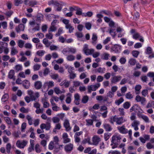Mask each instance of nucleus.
<instances>
[{
  "label": "nucleus",
  "mask_w": 154,
  "mask_h": 154,
  "mask_svg": "<svg viewBox=\"0 0 154 154\" xmlns=\"http://www.w3.org/2000/svg\"><path fill=\"white\" fill-rule=\"evenodd\" d=\"M63 4V2H60L59 3L57 1L55 0H51L48 2V5H54V8H57L56 11H60L61 10Z\"/></svg>",
  "instance_id": "1"
},
{
  "label": "nucleus",
  "mask_w": 154,
  "mask_h": 154,
  "mask_svg": "<svg viewBox=\"0 0 154 154\" xmlns=\"http://www.w3.org/2000/svg\"><path fill=\"white\" fill-rule=\"evenodd\" d=\"M121 139V138L119 136H113L112 137L111 142L114 143V144H115V145H119Z\"/></svg>",
  "instance_id": "2"
},
{
  "label": "nucleus",
  "mask_w": 154,
  "mask_h": 154,
  "mask_svg": "<svg viewBox=\"0 0 154 154\" xmlns=\"http://www.w3.org/2000/svg\"><path fill=\"white\" fill-rule=\"evenodd\" d=\"M27 143V141L25 140H23L22 142L20 140H18L16 143L17 146L20 148H23Z\"/></svg>",
  "instance_id": "3"
},
{
  "label": "nucleus",
  "mask_w": 154,
  "mask_h": 154,
  "mask_svg": "<svg viewBox=\"0 0 154 154\" xmlns=\"http://www.w3.org/2000/svg\"><path fill=\"white\" fill-rule=\"evenodd\" d=\"M100 85L99 83L97 84V85H91L88 86V92L91 93L92 91H96L98 87L100 86Z\"/></svg>",
  "instance_id": "4"
},
{
  "label": "nucleus",
  "mask_w": 154,
  "mask_h": 154,
  "mask_svg": "<svg viewBox=\"0 0 154 154\" xmlns=\"http://www.w3.org/2000/svg\"><path fill=\"white\" fill-rule=\"evenodd\" d=\"M92 143L91 144L95 146H97L99 142L101 141L100 137L97 136H94L92 138Z\"/></svg>",
  "instance_id": "5"
},
{
  "label": "nucleus",
  "mask_w": 154,
  "mask_h": 154,
  "mask_svg": "<svg viewBox=\"0 0 154 154\" xmlns=\"http://www.w3.org/2000/svg\"><path fill=\"white\" fill-rule=\"evenodd\" d=\"M130 32L132 35L133 38L135 39H137L141 37L140 34L136 32L135 29H131Z\"/></svg>",
  "instance_id": "6"
},
{
  "label": "nucleus",
  "mask_w": 154,
  "mask_h": 154,
  "mask_svg": "<svg viewBox=\"0 0 154 154\" xmlns=\"http://www.w3.org/2000/svg\"><path fill=\"white\" fill-rule=\"evenodd\" d=\"M122 77L121 76H115L111 78V82L112 84H116L122 79Z\"/></svg>",
  "instance_id": "7"
},
{
  "label": "nucleus",
  "mask_w": 154,
  "mask_h": 154,
  "mask_svg": "<svg viewBox=\"0 0 154 154\" xmlns=\"http://www.w3.org/2000/svg\"><path fill=\"white\" fill-rule=\"evenodd\" d=\"M121 48V46L117 45H115L112 47L111 50L115 53H118L120 52Z\"/></svg>",
  "instance_id": "8"
},
{
  "label": "nucleus",
  "mask_w": 154,
  "mask_h": 154,
  "mask_svg": "<svg viewBox=\"0 0 154 154\" xmlns=\"http://www.w3.org/2000/svg\"><path fill=\"white\" fill-rule=\"evenodd\" d=\"M65 151L67 152H70L73 149V145L70 143L66 145L64 147Z\"/></svg>",
  "instance_id": "9"
},
{
  "label": "nucleus",
  "mask_w": 154,
  "mask_h": 154,
  "mask_svg": "<svg viewBox=\"0 0 154 154\" xmlns=\"http://www.w3.org/2000/svg\"><path fill=\"white\" fill-rule=\"evenodd\" d=\"M80 96L79 94L76 93L74 95V103L76 105H79L80 104Z\"/></svg>",
  "instance_id": "10"
},
{
  "label": "nucleus",
  "mask_w": 154,
  "mask_h": 154,
  "mask_svg": "<svg viewBox=\"0 0 154 154\" xmlns=\"http://www.w3.org/2000/svg\"><path fill=\"white\" fill-rule=\"evenodd\" d=\"M118 129L121 133L123 134H126L128 132V130L125 128V126L124 125H123L122 127H118Z\"/></svg>",
  "instance_id": "11"
},
{
  "label": "nucleus",
  "mask_w": 154,
  "mask_h": 154,
  "mask_svg": "<svg viewBox=\"0 0 154 154\" xmlns=\"http://www.w3.org/2000/svg\"><path fill=\"white\" fill-rule=\"evenodd\" d=\"M135 99L137 102H140L141 104H143L146 101V99L145 98L141 97L139 95L137 96Z\"/></svg>",
  "instance_id": "12"
},
{
  "label": "nucleus",
  "mask_w": 154,
  "mask_h": 154,
  "mask_svg": "<svg viewBox=\"0 0 154 154\" xmlns=\"http://www.w3.org/2000/svg\"><path fill=\"white\" fill-rule=\"evenodd\" d=\"M113 119L114 121H116L117 124L118 125H120L123 122V118L122 117L119 118H116V116H114L113 118Z\"/></svg>",
  "instance_id": "13"
},
{
  "label": "nucleus",
  "mask_w": 154,
  "mask_h": 154,
  "mask_svg": "<svg viewBox=\"0 0 154 154\" xmlns=\"http://www.w3.org/2000/svg\"><path fill=\"white\" fill-rule=\"evenodd\" d=\"M63 125L67 131H69L71 130V128L70 126L68 120H65L64 122Z\"/></svg>",
  "instance_id": "14"
},
{
  "label": "nucleus",
  "mask_w": 154,
  "mask_h": 154,
  "mask_svg": "<svg viewBox=\"0 0 154 154\" xmlns=\"http://www.w3.org/2000/svg\"><path fill=\"white\" fill-rule=\"evenodd\" d=\"M146 54H152L151 55L149 56V58H151L154 57V53H152V49L150 47H148L147 48Z\"/></svg>",
  "instance_id": "15"
},
{
  "label": "nucleus",
  "mask_w": 154,
  "mask_h": 154,
  "mask_svg": "<svg viewBox=\"0 0 154 154\" xmlns=\"http://www.w3.org/2000/svg\"><path fill=\"white\" fill-rule=\"evenodd\" d=\"M14 70L12 69L10 70L9 72L8 77L10 79H13L14 80L15 78L14 75Z\"/></svg>",
  "instance_id": "16"
},
{
  "label": "nucleus",
  "mask_w": 154,
  "mask_h": 154,
  "mask_svg": "<svg viewBox=\"0 0 154 154\" xmlns=\"http://www.w3.org/2000/svg\"><path fill=\"white\" fill-rule=\"evenodd\" d=\"M24 29V26L23 24H20L16 28V30L17 32H19L20 31H23Z\"/></svg>",
  "instance_id": "17"
},
{
  "label": "nucleus",
  "mask_w": 154,
  "mask_h": 154,
  "mask_svg": "<svg viewBox=\"0 0 154 154\" xmlns=\"http://www.w3.org/2000/svg\"><path fill=\"white\" fill-rule=\"evenodd\" d=\"M99 106H100L99 104H94L92 107H90L89 108V109L90 111L93 112H95L94 109H99Z\"/></svg>",
  "instance_id": "18"
},
{
  "label": "nucleus",
  "mask_w": 154,
  "mask_h": 154,
  "mask_svg": "<svg viewBox=\"0 0 154 154\" xmlns=\"http://www.w3.org/2000/svg\"><path fill=\"white\" fill-rule=\"evenodd\" d=\"M139 124V122L136 121H134V122L132 123V126L134 128L135 131H137L138 129V126Z\"/></svg>",
  "instance_id": "19"
},
{
  "label": "nucleus",
  "mask_w": 154,
  "mask_h": 154,
  "mask_svg": "<svg viewBox=\"0 0 154 154\" xmlns=\"http://www.w3.org/2000/svg\"><path fill=\"white\" fill-rule=\"evenodd\" d=\"M34 86L36 89H40L42 87V82L40 81H37L35 83Z\"/></svg>",
  "instance_id": "20"
},
{
  "label": "nucleus",
  "mask_w": 154,
  "mask_h": 154,
  "mask_svg": "<svg viewBox=\"0 0 154 154\" xmlns=\"http://www.w3.org/2000/svg\"><path fill=\"white\" fill-rule=\"evenodd\" d=\"M92 44L95 45H96L97 43V37L96 34L94 33H93L92 35Z\"/></svg>",
  "instance_id": "21"
},
{
  "label": "nucleus",
  "mask_w": 154,
  "mask_h": 154,
  "mask_svg": "<svg viewBox=\"0 0 154 154\" xmlns=\"http://www.w3.org/2000/svg\"><path fill=\"white\" fill-rule=\"evenodd\" d=\"M23 86L25 88L28 89L30 86V83L29 81L26 80L23 81Z\"/></svg>",
  "instance_id": "22"
},
{
  "label": "nucleus",
  "mask_w": 154,
  "mask_h": 154,
  "mask_svg": "<svg viewBox=\"0 0 154 154\" xmlns=\"http://www.w3.org/2000/svg\"><path fill=\"white\" fill-rule=\"evenodd\" d=\"M35 95L36 97L38 98L39 97V94L38 92H36L35 94H33L32 95L30 96V98L31 99V100H35L36 98L35 96Z\"/></svg>",
  "instance_id": "23"
},
{
  "label": "nucleus",
  "mask_w": 154,
  "mask_h": 154,
  "mask_svg": "<svg viewBox=\"0 0 154 154\" xmlns=\"http://www.w3.org/2000/svg\"><path fill=\"white\" fill-rule=\"evenodd\" d=\"M44 16L42 14H38L36 16L37 19L36 21L40 22L41 21L43 20Z\"/></svg>",
  "instance_id": "24"
},
{
  "label": "nucleus",
  "mask_w": 154,
  "mask_h": 154,
  "mask_svg": "<svg viewBox=\"0 0 154 154\" xmlns=\"http://www.w3.org/2000/svg\"><path fill=\"white\" fill-rule=\"evenodd\" d=\"M75 8H76V14L78 15H83V13L82 12V9L81 8L77 6H75Z\"/></svg>",
  "instance_id": "25"
},
{
  "label": "nucleus",
  "mask_w": 154,
  "mask_h": 154,
  "mask_svg": "<svg viewBox=\"0 0 154 154\" xmlns=\"http://www.w3.org/2000/svg\"><path fill=\"white\" fill-rule=\"evenodd\" d=\"M94 51V50L93 49H88L86 50V51H84L85 54L87 55H89L91 54Z\"/></svg>",
  "instance_id": "26"
},
{
  "label": "nucleus",
  "mask_w": 154,
  "mask_h": 154,
  "mask_svg": "<svg viewBox=\"0 0 154 154\" xmlns=\"http://www.w3.org/2000/svg\"><path fill=\"white\" fill-rule=\"evenodd\" d=\"M100 13H103L105 14L110 16L112 17L113 16L112 13L110 11L102 10L100 12Z\"/></svg>",
  "instance_id": "27"
},
{
  "label": "nucleus",
  "mask_w": 154,
  "mask_h": 154,
  "mask_svg": "<svg viewBox=\"0 0 154 154\" xmlns=\"http://www.w3.org/2000/svg\"><path fill=\"white\" fill-rule=\"evenodd\" d=\"M47 122L46 123V126L45 129L46 130H49L51 128V124L50 122L51 121V120L50 118H48L47 119Z\"/></svg>",
  "instance_id": "28"
},
{
  "label": "nucleus",
  "mask_w": 154,
  "mask_h": 154,
  "mask_svg": "<svg viewBox=\"0 0 154 154\" xmlns=\"http://www.w3.org/2000/svg\"><path fill=\"white\" fill-rule=\"evenodd\" d=\"M45 86H48V88H51L54 86V82L53 81H49L45 83Z\"/></svg>",
  "instance_id": "29"
},
{
  "label": "nucleus",
  "mask_w": 154,
  "mask_h": 154,
  "mask_svg": "<svg viewBox=\"0 0 154 154\" xmlns=\"http://www.w3.org/2000/svg\"><path fill=\"white\" fill-rule=\"evenodd\" d=\"M104 127L106 131H110L112 129L111 126L108 124H104Z\"/></svg>",
  "instance_id": "30"
},
{
  "label": "nucleus",
  "mask_w": 154,
  "mask_h": 154,
  "mask_svg": "<svg viewBox=\"0 0 154 154\" xmlns=\"http://www.w3.org/2000/svg\"><path fill=\"white\" fill-rule=\"evenodd\" d=\"M26 118L28 121L29 125H32L33 121L32 118L29 115H27Z\"/></svg>",
  "instance_id": "31"
},
{
  "label": "nucleus",
  "mask_w": 154,
  "mask_h": 154,
  "mask_svg": "<svg viewBox=\"0 0 154 154\" xmlns=\"http://www.w3.org/2000/svg\"><path fill=\"white\" fill-rule=\"evenodd\" d=\"M66 28L67 29H69V32L70 33H71L73 32L74 28L70 25H68L66 26Z\"/></svg>",
  "instance_id": "32"
},
{
  "label": "nucleus",
  "mask_w": 154,
  "mask_h": 154,
  "mask_svg": "<svg viewBox=\"0 0 154 154\" xmlns=\"http://www.w3.org/2000/svg\"><path fill=\"white\" fill-rule=\"evenodd\" d=\"M35 149L36 152L38 153H40L42 151V150L40 148V145L38 143L36 144L35 145Z\"/></svg>",
  "instance_id": "33"
},
{
  "label": "nucleus",
  "mask_w": 154,
  "mask_h": 154,
  "mask_svg": "<svg viewBox=\"0 0 154 154\" xmlns=\"http://www.w3.org/2000/svg\"><path fill=\"white\" fill-rule=\"evenodd\" d=\"M88 97L87 95L84 96L82 100V102L83 103H85L88 102Z\"/></svg>",
  "instance_id": "34"
},
{
  "label": "nucleus",
  "mask_w": 154,
  "mask_h": 154,
  "mask_svg": "<svg viewBox=\"0 0 154 154\" xmlns=\"http://www.w3.org/2000/svg\"><path fill=\"white\" fill-rule=\"evenodd\" d=\"M9 97V96L8 94H5L4 95L2 98V100L4 102H5L8 100Z\"/></svg>",
  "instance_id": "35"
},
{
  "label": "nucleus",
  "mask_w": 154,
  "mask_h": 154,
  "mask_svg": "<svg viewBox=\"0 0 154 154\" xmlns=\"http://www.w3.org/2000/svg\"><path fill=\"white\" fill-rule=\"evenodd\" d=\"M129 63L130 65L132 66H134L136 63V60L133 58H131L129 60Z\"/></svg>",
  "instance_id": "36"
},
{
  "label": "nucleus",
  "mask_w": 154,
  "mask_h": 154,
  "mask_svg": "<svg viewBox=\"0 0 154 154\" xmlns=\"http://www.w3.org/2000/svg\"><path fill=\"white\" fill-rule=\"evenodd\" d=\"M14 69L17 72L21 70L22 69V66L20 64L17 65L15 66Z\"/></svg>",
  "instance_id": "37"
},
{
  "label": "nucleus",
  "mask_w": 154,
  "mask_h": 154,
  "mask_svg": "<svg viewBox=\"0 0 154 154\" xmlns=\"http://www.w3.org/2000/svg\"><path fill=\"white\" fill-rule=\"evenodd\" d=\"M43 43L46 45V46L48 47L50 45V43L48 42V40L46 38H44L43 40Z\"/></svg>",
  "instance_id": "38"
},
{
  "label": "nucleus",
  "mask_w": 154,
  "mask_h": 154,
  "mask_svg": "<svg viewBox=\"0 0 154 154\" xmlns=\"http://www.w3.org/2000/svg\"><path fill=\"white\" fill-rule=\"evenodd\" d=\"M124 100L123 97H121L119 99L115 101L116 104L119 105L121 103L123 102Z\"/></svg>",
  "instance_id": "39"
},
{
  "label": "nucleus",
  "mask_w": 154,
  "mask_h": 154,
  "mask_svg": "<svg viewBox=\"0 0 154 154\" xmlns=\"http://www.w3.org/2000/svg\"><path fill=\"white\" fill-rule=\"evenodd\" d=\"M75 59V57L72 55H69L67 56L66 59L69 61H71L74 60Z\"/></svg>",
  "instance_id": "40"
},
{
  "label": "nucleus",
  "mask_w": 154,
  "mask_h": 154,
  "mask_svg": "<svg viewBox=\"0 0 154 154\" xmlns=\"http://www.w3.org/2000/svg\"><path fill=\"white\" fill-rule=\"evenodd\" d=\"M88 143L89 144H91V143L90 141V139L89 138L84 139L82 142V143L83 144H85Z\"/></svg>",
  "instance_id": "41"
},
{
  "label": "nucleus",
  "mask_w": 154,
  "mask_h": 154,
  "mask_svg": "<svg viewBox=\"0 0 154 154\" xmlns=\"http://www.w3.org/2000/svg\"><path fill=\"white\" fill-rule=\"evenodd\" d=\"M41 65L37 64H35L33 66V69L34 71L38 70L39 69Z\"/></svg>",
  "instance_id": "42"
},
{
  "label": "nucleus",
  "mask_w": 154,
  "mask_h": 154,
  "mask_svg": "<svg viewBox=\"0 0 154 154\" xmlns=\"http://www.w3.org/2000/svg\"><path fill=\"white\" fill-rule=\"evenodd\" d=\"M37 2L35 1L29 0L28 5L29 6L34 7L35 5L37 4Z\"/></svg>",
  "instance_id": "43"
},
{
  "label": "nucleus",
  "mask_w": 154,
  "mask_h": 154,
  "mask_svg": "<svg viewBox=\"0 0 154 154\" xmlns=\"http://www.w3.org/2000/svg\"><path fill=\"white\" fill-rule=\"evenodd\" d=\"M18 52V51L14 47H13L11 49V54L13 56Z\"/></svg>",
  "instance_id": "44"
},
{
  "label": "nucleus",
  "mask_w": 154,
  "mask_h": 154,
  "mask_svg": "<svg viewBox=\"0 0 154 154\" xmlns=\"http://www.w3.org/2000/svg\"><path fill=\"white\" fill-rule=\"evenodd\" d=\"M131 105L130 103L129 102H126L123 105L124 108L125 109H128L129 108Z\"/></svg>",
  "instance_id": "45"
},
{
  "label": "nucleus",
  "mask_w": 154,
  "mask_h": 154,
  "mask_svg": "<svg viewBox=\"0 0 154 154\" xmlns=\"http://www.w3.org/2000/svg\"><path fill=\"white\" fill-rule=\"evenodd\" d=\"M11 144L10 143H8L6 146V152L8 153H9L10 152L11 149Z\"/></svg>",
  "instance_id": "46"
},
{
  "label": "nucleus",
  "mask_w": 154,
  "mask_h": 154,
  "mask_svg": "<svg viewBox=\"0 0 154 154\" xmlns=\"http://www.w3.org/2000/svg\"><path fill=\"white\" fill-rule=\"evenodd\" d=\"M8 46V44L5 42H2L0 43V47L3 49Z\"/></svg>",
  "instance_id": "47"
},
{
  "label": "nucleus",
  "mask_w": 154,
  "mask_h": 154,
  "mask_svg": "<svg viewBox=\"0 0 154 154\" xmlns=\"http://www.w3.org/2000/svg\"><path fill=\"white\" fill-rule=\"evenodd\" d=\"M139 52L137 51H133L132 52V53L133 56L136 57L137 58L139 54Z\"/></svg>",
  "instance_id": "48"
},
{
  "label": "nucleus",
  "mask_w": 154,
  "mask_h": 154,
  "mask_svg": "<svg viewBox=\"0 0 154 154\" xmlns=\"http://www.w3.org/2000/svg\"><path fill=\"white\" fill-rule=\"evenodd\" d=\"M24 44V42L22 40H19L18 41V45L20 48H23Z\"/></svg>",
  "instance_id": "49"
},
{
  "label": "nucleus",
  "mask_w": 154,
  "mask_h": 154,
  "mask_svg": "<svg viewBox=\"0 0 154 154\" xmlns=\"http://www.w3.org/2000/svg\"><path fill=\"white\" fill-rule=\"evenodd\" d=\"M133 8L135 11L138 10L140 9V7L139 6V3L138 2L134 4L133 6Z\"/></svg>",
  "instance_id": "50"
},
{
  "label": "nucleus",
  "mask_w": 154,
  "mask_h": 154,
  "mask_svg": "<svg viewBox=\"0 0 154 154\" xmlns=\"http://www.w3.org/2000/svg\"><path fill=\"white\" fill-rule=\"evenodd\" d=\"M146 147L148 149H150L152 148L154 149V145H153L151 144L150 142H148L147 143L146 145Z\"/></svg>",
  "instance_id": "51"
},
{
  "label": "nucleus",
  "mask_w": 154,
  "mask_h": 154,
  "mask_svg": "<svg viewBox=\"0 0 154 154\" xmlns=\"http://www.w3.org/2000/svg\"><path fill=\"white\" fill-rule=\"evenodd\" d=\"M4 119L7 124L8 125H11V121L9 117H5Z\"/></svg>",
  "instance_id": "52"
},
{
  "label": "nucleus",
  "mask_w": 154,
  "mask_h": 154,
  "mask_svg": "<svg viewBox=\"0 0 154 154\" xmlns=\"http://www.w3.org/2000/svg\"><path fill=\"white\" fill-rule=\"evenodd\" d=\"M140 17L139 13L137 12H136L134 14V19L135 20H137L139 19Z\"/></svg>",
  "instance_id": "53"
},
{
  "label": "nucleus",
  "mask_w": 154,
  "mask_h": 154,
  "mask_svg": "<svg viewBox=\"0 0 154 154\" xmlns=\"http://www.w3.org/2000/svg\"><path fill=\"white\" fill-rule=\"evenodd\" d=\"M45 51L43 50L38 51L36 52V54L39 56L42 57L45 53Z\"/></svg>",
  "instance_id": "54"
},
{
  "label": "nucleus",
  "mask_w": 154,
  "mask_h": 154,
  "mask_svg": "<svg viewBox=\"0 0 154 154\" xmlns=\"http://www.w3.org/2000/svg\"><path fill=\"white\" fill-rule=\"evenodd\" d=\"M21 133L20 131H19L17 132L15 131L13 134V136L17 138L19 137V135Z\"/></svg>",
  "instance_id": "55"
},
{
  "label": "nucleus",
  "mask_w": 154,
  "mask_h": 154,
  "mask_svg": "<svg viewBox=\"0 0 154 154\" xmlns=\"http://www.w3.org/2000/svg\"><path fill=\"white\" fill-rule=\"evenodd\" d=\"M23 2L22 0H15V5L16 6H18L19 4Z\"/></svg>",
  "instance_id": "56"
},
{
  "label": "nucleus",
  "mask_w": 154,
  "mask_h": 154,
  "mask_svg": "<svg viewBox=\"0 0 154 154\" xmlns=\"http://www.w3.org/2000/svg\"><path fill=\"white\" fill-rule=\"evenodd\" d=\"M126 97L128 99H131L133 98L132 95L131 94L130 92L127 93L125 95Z\"/></svg>",
  "instance_id": "57"
},
{
  "label": "nucleus",
  "mask_w": 154,
  "mask_h": 154,
  "mask_svg": "<svg viewBox=\"0 0 154 154\" xmlns=\"http://www.w3.org/2000/svg\"><path fill=\"white\" fill-rule=\"evenodd\" d=\"M86 122H87V125H93V121L91 119L86 120Z\"/></svg>",
  "instance_id": "58"
},
{
  "label": "nucleus",
  "mask_w": 154,
  "mask_h": 154,
  "mask_svg": "<svg viewBox=\"0 0 154 154\" xmlns=\"http://www.w3.org/2000/svg\"><path fill=\"white\" fill-rule=\"evenodd\" d=\"M20 111L21 112L24 113H27L28 112V110L26 109L23 107H22L20 109Z\"/></svg>",
  "instance_id": "59"
},
{
  "label": "nucleus",
  "mask_w": 154,
  "mask_h": 154,
  "mask_svg": "<svg viewBox=\"0 0 154 154\" xmlns=\"http://www.w3.org/2000/svg\"><path fill=\"white\" fill-rule=\"evenodd\" d=\"M57 30V28L55 26H53L51 25V26L50 27L49 30V32L50 31H56Z\"/></svg>",
  "instance_id": "60"
},
{
  "label": "nucleus",
  "mask_w": 154,
  "mask_h": 154,
  "mask_svg": "<svg viewBox=\"0 0 154 154\" xmlns=\"http://www.w3.org/2000/svg\"><path fill=\"white\" fill-rule=\"evenodd\" d=\"M126 60L125 58L122 57L119 59V62L122 64H124L126 62Z\"/></svg>",
  "instance_id": "61"
},
{
  "label": "nucleus",
  "mask_w": 154,
  "mask_h": 154,
  "mask_svg": "<svg viewBox=\"0 0 154 154\" xmlns=\"http://www.w3.org/2000/svg\"><path fill=\"white\" fill-rule=\"evenodd\" d=\"M85 26L88 30H90L91 27V25L90 23H85Z\"/></svg>",
  "instance_id": "62"
},
{
  "label": "nucleus",
  "mask_w": 154,
  "mask_h": 154,
  "mask_svg": "<svg viewBox=\"0 0 154 154\" xmlns=\"http://www.w3.org/2000/svg\"><path fill=\"white\" fill-rule=\"evenodd\" d=\"M75 35L77 38H82L83 36V35L82 32H77L75 33Z\"/></svg>",
  "instance_id": "63"
},
{
  "label": "nucleus",
  "mask_w": 154,
  "mask_h": 154,
  "mask_svg": "<svg viewBox=\"0 0 154 154\" xmlns=\"http://www.w3.org/2000/svg\"><path fill=\"white\" fill-rule=\"evenodd\" d=\"M52 119L54 123H57L60 121L59 119L57 117H53Z\"/></svg>",
  "instance_id": "64"
}]
</instances>
